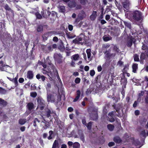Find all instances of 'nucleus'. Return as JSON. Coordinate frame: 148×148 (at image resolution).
Wrapping results in <instances>:
<instances>
[{"mask_svg": "<svg viewBox=\"0 0 148 148\" xmlns=\"http://www.w3.org/2000/svg\"><path fill=\"white\" fill-rule=\"evenodd\" d=\"M37 101L38 103L37 108L42 110L44 107V101L42 99L39 98Z\"/></svg>", "mask_w": 148, "mask_h": 148, "instance_id": "423d86ee", "label": "nucleus"}, {"mask_svg": "<svg viewBox=\"0 0 148 148\" xmlns=\"http://www.w3.org/2000/svg\"><path fill=\"white\" fill-rule=\"evenodd\" d=\"M71 66H75V63L73 61H72L71 63Z\"/></svg>", "mask_w": 148, "mask_h": 148, "instance_id": "0e129e2a", "label": "nucleus"}, {"mask_svg": "<svg viewBox=\"0 0 148 148\" xmlns=\"http://www.w3.org/2000/svg\"><path fill=\"white\" fill-rule=\"evenodd\" d=\"M138 68V64H134L132 66L133 72L135 73Z\"/></svg>", "mask_w": 148, "mask_h": 148, "instance_id": "a878e982", "label": "nucleus"}, {"mask_svg": "<svg viewBox=\"0 0 148 148\" xmlns=\"http://www.w3.org/2000/svg\"><path fill=\"white\" fill-rule=\"evenodd\" d=\"M40 143L41 145L42 146L44 145L43 140L42 139H40Z\"/></svg>", "mask_w": 148, "mask_h": 148, "instance_id": "69168bd1", "label": "nucleus"}, {"mask_svg": "<svg viewBox=\"0 0 148 148\" xmlns=\"http://www.w3.org/2000/svg\"><path fill=\"white\" fill-rule=\"evenodd\" d=\"M44 120V121H42L41 122V126H43V124H44V125H45V126H43V129H46L47 127H48L49 126L48 125V124L45 122V121Z\"/></svg>", "mask_w": 148, "mask_h": 148, "instance_id": "4be33fe9", "label": "nucleus"}, {"mask_svg": "<svg viewBox=\"0 0 148 148\" xmlns=\"http://www.w3.org/2000/svg\"><path fill=\"white\" fill-rule=\"evenodd\" d=\"M37 95V93L36 92H31L30 93V96L33 97H35Z\"/></svg>", "mask_w": 148, "mask_h": 148, "instance_id": "58836bf2", "label": "nucleus"}, {"mask_svg": "<svg viewBox=\"0 0 148 148\" xmlns=\"http://www.w3.org/2000/svg\"><path fill=\"white\" fill-rule=\"evenodd\" d=\"M59 57L60 58H62V56H59L57 54H55L54 55V57L55 59L56 60H58V57Z\"/></svg>", "mask_w": 148, "mask_h": 148, "instance_id": "e433bc0d", "label": "nucleus"}, {"mask_svg": "<svg viewBox=\"0 0 148 148\" xmlns=\"http://www.w3.org/2000/svg\"><path fill=\"white\" fill-rule=\"evenodd\" d=\"M103 40L105 41H107L111 39V37L109 36H105L103 37Z\"/></svg>", "mask_w": 148, "mask_h": 148, "instance_id": "b1692460", "label": "nucleus"}, {"mask_svg": "<svg viewBox=\"0 0 148 148\" xmlns=\"http://www.w3.org/2000/svg\"><path fill=\"white\" fill-rule=\"evenodd\" d=\"M127 13L125 14V15L128 18L131 17L133 16L134 18L136 20H139L141 19V15L140 12L138 11H136L133 13L130 11H127Z\"/></svg>", "mask_w": 148, "mask_h": 148, "instance_id": "f257e3e1", "label": "nucleus"}, {"mask_svg": "<svg viewBox=\"0 0 148 148\" xmlns=\"http://www.w3.org/2000/svg\"><path fill=\"white\" fill-rule=\"evenodd\" d=\"M18 75H17V76L16 77L12 79V78L9 77H7V78L9 79L10 81H12L15 84V85L16 86L18 85Z\"/></svg>", "mask_w": 148, "mask_h": 148, "instance_id": "9d476101", "label": "nucleus"}, {"mask_svg": "<svg viewBox=\"0 0 148 148\" xmlns=\"http://www.w3.org/2000/svg\"><path fill=\"white\" fill-rule=\"evenodd\" d=\"M130 4V3L129 0L125 1L123 3V7L124 9V10L125 12L127 11L126 12V13H127V11H128L127 10L129 9V6Z\"/></svg>", "mask_w": 148, "mask_h": 148, "instance_id": "0eeeda50", "label": "nucleus"}, {"mask_svg": "<svg viewBox=\"0 0 148 148\" xmlns=\"http://www.w3.org/2000/svg\"><path fill=\"white\" fill-rule=\"evenodd\" d=\"M68 28L69 30L71 31L73 30V26L71 25H69L68 26Z\"/></svg>", "mask_w": 148, "mask_h": 148, "instance_id": "4d7b16f0", "label": "nucleus"}, {"mask_svg": "<svg viewBox=\"0 0 148 148\" xmlns=\"http://www.w3.org/2000/svg\"><path fill=\"white\" fill-rule=\"evenodd\" d=\"M114 142H110L108 143V145L109 147H111V146H113L114 145Z\"/></svg>", "mask_w": 148, "mask_h": 148, "instance_id": "5fc2aeb1", "label": "nucleus"}, {"mask_svg": "<svg viewBox=\"0 0 148 148\" xmlns=\"http://www.w3.org/2000/svg\"><path fill=\"white\" fill-rule=\"evenodd\" d=\"M130 141L136 146L140 145V142L138 140H135L134 138H132L130 139Z\"/></svg>", "mask_w": 148, "mask_h": 148, "instance_id": "1a4fd4ad", "label": "nucleus"}, {"mask_svg": "<svg viewBox=\"0 0 148 148\" xmlns=\"http://www.w3.org/2000/svg\"><path fill=\"white\" fill-rule=\"evenodd\" d=\"M25 122L26 120L25 119H21L19 121V123L21 125L24 124L25 123Z\"/></svg>", "mask_w": 148, "mask_h": 148, "instance_id": "72a5a7b5", "label": "nucleus"}, {"mask_svg": "<svg viewBox=\"0 0 148 148\" xmlns=\"http://www.w3.org/2000/svg\"><path fill=\"white\" fill-rule=\"evenodd\" d=\"M134 59L135 61H138L139 60V58L138 56L136 54L134 56Z\"/></svg>", "mask_w": 148, "mask_h": 148, "instance_id": "79ce46f5", "label": "nucleus"}, {"mask_svg": "<svg viewBox=\"0 0 148 148\" xmlns=\"http://www.w3.org/2000/svg\"><path fill=\"white\" fill-rule=\"evenodd\" d=\"M79 136L80 138L83 141L84 140V135L82 133L79 134Z\"/></svg>", "mask_w": 148, "mask_h": 148, "instance_id": "09e8293b", "label": "nucleus"}, {"mask_svg": "<svg viewBox=\"0 0 148 148\" xmlns=\"http://www.w3.org/2000/svg\"><path fill=\"white\" fill-rule=\"evenodd\" d=\"M141 135L143 137L145 138L147 134H146L145 130H143L141 132Z\"/></svg>", "mask_w": 148, "mask_h": 148, "instance_id": "c9c22d12", "label": "nucleus"}, {"mask_svg": "<svg viewBox=\"0 0 148 148\" xmlns=\"http://www.w3.org/2000/svg\"><path fill=\"white\" fill-rule=\"evenodd\" d=\"M18 81L20 83H22L24 81V79L23 78H20L18 80Z\"/></svg>", "mask_w": 148, "mask_h": 148, "instance_id": "603ef678", "label": "nucleus"}, {"mask_svg": "<svg viewBox=\"0 0 148 148\" xmlns=\"http://www.w3.org/2000/svg\"><path fill=\"white\" fill-rule=\"evenodd\" d=\"M97 70L99 72H100L102 70V67L101 66H98L97 67Z\"/></svg>", "mask_w": 148, "mask_h": 148, "instance_id": "6e6d98bb", "label": "nucleus"}, {"mask_svg": "<svg viewBox=\"0 0 148 148\" xmlns=\"http://www.w3.org/2000/svg\"><path fill=\"white\" fill-rule=\"evenodd\" d=\"M114 141L115 142L118 143H119L121 142V140L119 137H115L114 138Z\"/></svg>", "mask_w": 148, "mask_h": 148, "instance_id": "cd10ccee", "label": "nucleus"}, {"mask_svg": "<svg viewBox=\"0 0 148 148\" xmlns=\"http://www.w3.org/2000/svg\"><path fill=\"white\" fill-rule=\"evenodd\" d=\"M66 35L69 38H72L75 37L74 35L70 33H67Z\"/></svg>", "mask_w": 148, "mask_h": 148, "instance_id": "473e14b6", "label": "nucleus"}, {"mask_svg": "<svg viewBox=\"0 0 148 148\" xmlns=\"http://www.w3.org/2000/svg\"><path fill=\"white\" fill-rule=\"evenodd\" d=\"M132 35L133 36L130 35L128 37L127 45V46L129 47H131L133 43H134L136 41L138 40L137 36H135V34L134 35L133 34H132Z\"/></svg>", "mask_w": 148, "mask_h": 148, "instance_id": "7ed1b4c3", "label": "nucleus"}, {"mask_svg": "<svg viewBox=\"0 0 148 148\" xmlns=\"http://www.w3.org/2000/svg\"><path fill=\"white\" fill-rule=\"evenodd\" d=\"M124 24L127 27L130 29L131 25L128 22H125Z\"/></svg>", "mask_w": 148, "mask_h": 148, "instance_id": "49530a36", "label": "nucleus"}, {"mask_svg": "<svg viewBox=\"0 0 148 148\" xmlns=\"http://www.w3.org/2000/svg\"><path fill=\"white\" fill-rule=\"evenodd\" d=\"M51 33V32H49L48 33L46 34L43 35L42 37L44 40H46L47 39V37L49 36Z\"/></svg>", "mask_w": 148, "mask_h": 148, "instance_id": "bb28decb", "label": "nucleus"}, {"mask_svg": "<svg viewBox=\"0 0 148 148\" xmlns=\"http://www.w3.org/2000/svg\"><path fill=\"white\" fill-rule=\"evenodd\" d=\"M110 45L109 44L104 45L103 46V48H107L109 47Z\"/></svg>", "mask_w": 148, "mask_h": 148, "instance_id": "e2e57ef3", "label": "nucleus"}, {"mask_svg": "<svg viewBox=\"0 0 148 148\" xmlns=\"http://www.w3.org/2000/svg\"><path fill=\"white\" fill-rule=\"evenodd\" d=\"M53 132L52 130H50L49 132V136L47 138L48 140H51L52 139L53 137Z\"/></svg>", "mask_w": 148, "mask_h": 148, "instance_id": "393cba45", "label": "nucleus"}, {"mask_svg": "<svg viewBox=\"0 0 148 148\" xmlns=\"http://www.w3.org/2000/svg\"><path fill=\"white\" fill-rule=\"evenodd\" d=\"M7 104V102L4 100L0 98V106H5Z\"/></svg>", "mask_w": 148, "mask_h": 148, "instance_id": "f3484780", "label": "nucleus"}, {"mask_svg": "<svg viewBox=\"0 0 148 148\" xmlns=\"http://www.w3.org/2000/svg\"><path fill=\"white\" fill-rule=\"evenodd\" d=\"M79 56L78 54H75L72 56L71 57V59H73L75 61L79 59Z\"/></svg>", "mask_w": 148, "mask_h": 148, "instance_id": "412c9836", "label": "nucleus"}, {"mask_svg": "<svg viewBox=\"0 0 148 148\" xmlns=\"http://www.w3.org/2000/svg\"><path fill=\"white\" fill-rule=\"evenodd\" d=\"M73 42L75 44H82V40L81 38H77L73 40Z\"/></svg>", "mask_w": 148, "mask_h": 148, "instance_id": "6e6552de", "label": "nucleus"}, {"mask_svg": "<svg viewBox=\"0 0 148 148\" xmlns=\"http://www.w3.org/2000/svg\"><path fill=\"white\" fill-rule=\"evenodd\" d=\"M110 17L109 15H106L105 17V18L106 20H108L110 19Z\"/></svg>", "mask_w": 148, "mask_h": 148, "instance_id": "bf43d9fd", "label": "nucleus"}, {"mask_svg": "<svg viewBox=\"0 0 148 148\" xmlns=\"http://www.w3.org/2000/svg\"><path fill=\"white\" fill-rule=\"evenodd\" d=\"M35 15L37 18L40 19L42 18V16L41 15L38 13H37L35 14Z\"/></svg>", "mask_w": 148, "mask_h": 148, "instance_id": "de8ad7c7", "label": "nucleus"}, {"mask_svg": "<svg viewBox=\"0 0 148 148\" xmlns=\"http://www.w3.org/2000/svg\"><path fill=\"white\" fill-rule=\"evenodd\" d=\"M51 87V85L49 83H48L46 86V88L47 90H49Z\"/></svg>", "mask_w": 148, "mask_h": 148, "instance_id": "ea45409f", "label": "nucleus"}, {"mask_svg": "<svg viewBox=\"0 0 148 148\" xmlns=\"http://www.w3.org/2000/svg\"><path fill=\"white\" fill-rule=\"evenodd\" d=\"M91 50L90 49H88L86 50V52L87 55L88 60L86 59V54H83L84 59L86 61V62H88L90 61L92 59V57H91Z\"/></svg>", "mask_w": 148, "mask_h": 148, "instance_id": "39448f33", "label": "nucleus"}, {"mask_svg": "<svg viewBox=\"0 0 148 148\" xmlns=\"http://www.w3.org/2000/svg\"><path fill=\"white\" fill-rule=\"evenodd\" d=\"M43 29L42 27V26H39L37 29V30L38 32H40Z\"/></svg>", "mask_w": 148, "mask_h": 148, "instance_id": "c03bdc74", "label": "nucleus"}, {"mask_svg": "<svg viewBox=\"0 0 148 148\" xmlns=\"http://www.w3.org/2000/svg\"><path fill=\"white\" fill-rule=\"evenodd\" d=\"M129 69V66L128 65H126L125 66L124 69H123V72L124 74L125 73H126Z\"/></svg>", "mask_w": 148, "mask_h": 148, "instance_id": "7c9ffc66", "label": "nucleus"}, {"mask_svg": "<svg viewBox=\"0 0 148 148\" xmlns=\"http://www.w3.org/2000/svg\"><path fill=\"white\" fill-rule=\"evenodd\" d=\"M47 100L48 102H52L54 101V99L50 94H47Z\"/></svg>", "mask_w": 148, "mask_h": 148, "instance_id": "2eb2a0df", "label": "nucleus"}, {"mask_svg": "<svg viewBox=\"0 0 148 148\" xmlns=\"http://www.w3.org/2000/svg\"><path fill=\"white\" fill-rule=\"evenodd\" d=\"M59 11L61 12H65V8L64 6H60L59 7Z\"/></svg>", "mask_w": 148, "mask_h": 148, "instance_id": "c756f323", "label": "nucleus"}, {"mask_svg": "<svg viewBox=\"0 0 148 148\" xmlns=\"http://www.w3.org/2000/svg\"><path fill=\"white\" fill-rule=\"evenodd\" d=\"M80 145L78 142H76L74 143L73 145V148H79Z\"/></svg>", "mask_w": 148, "mask_h": 148, "instance_id": "c85d7f7f", "label": "nucleus"}, {"mask_svg": "<svg viewBox=\"0 0 148 148\" xmlns=\"http://www.w3.org/2000/svg\"><path fill=\"white\" fill-rule=\"evenodd\" d=\"M36 77L38 79L41 78V80L43 81H44L45 79V77L43 75H40L39 74H38L36 75Z\"/></svg>", "mask_w": 148, "mask_h": 148, "instance_id": "aec40b11", "label": "nucleus"}, {"mask_svg": "<svg viewBox=\"0 0 148 148\" xmlns=\"http://www.w3.org/2000/svg\"><path fill=\"white\" fill-rule=\"evenodd\" d=\"M5 92L6 91L5 89L0 87V93L2 94H5Z\"/></svg>", "mask_w": 148, "mask_h": 148, "instance_id": "a18cd8bd", "label": "nucleus"}, {"mask_svg": "<svg viewBox=\"0 0 148 148\" xmlns=\"http://www.w3.org/2000/svg\"><path fill=\"white\" fill-rule=\"evenodd\" d=\"M73 75L75 76H77L79 75V73L77 72H75L73 73Z\"/></svg>", "mask_w": 148, "mask_h": 148, "instance_id": "774afa93", "label": "nucleus"}, {"mask_svg": "<svg viewBox=\"0 0 148 148\" xmlns=\"http://www.w3.org/2000/svg\"><path fill=\"white\" fill-rule=\"evenodd\" d=\"M27 107L29 110H31L34 108L33 104L32 103H29L27 105Z\"/></svg>", "mask_w": 148, "mask_h": 148, "instance_id": "5701e85b", "label": "nucleus"}, {"mask_svg": "<svg viewBox=\"0 0 148 148\" xmlns=\"http://www.w3.org/2000/svg\"><path fill=\"white\" fill-rule=\"evenodd\" d=\"M47 73L49 77V79L50 80H51V77H53V74L52 73H48L47 71H44L43 70V71H42V73L44 74H46Z\"/></svg>", "mask_w": 148, "mask_h": 148, "instance_id": "4468645a", "label": "nucleus"}, {"mask_svg": "<svg viewBox=\"0 0 148 148\" xmlns=\"http://www.w3.org/2000/svg\"><path fill=\"white\" fill-rule=\"evenodd\" d=\"M89 67L88 66H86L84 67V70L87 71L89 70Z\"/></svg>", "mask_w": 148, "mask_h": 148, "instance_id": "680f3d73", "label": "nucleus"}, {"mask_svg": "<svg viewBox=\"0 0 148 148\" xmlns=\"http://www.w3.org/2000/svg\"><path fill=\"white\" fill-rule=\"evenodd\" d=\"M33 76L32 71H28L27 73V77L29 79H32Z\"/></svg>", "mask_w": 148, "mask_h": 148, "instance_id": "6ab92c4d", "label": "nucleus"}, {"mask_svg": "<svg viewBox=\"0 0 148 148\" xmlns=\"http://www.w3.org/2000/svg\"><path fill=\"white\" fill-rule=\"evenodd\" d=\"M68 5L70 8H73L75 6V2L74 1H71L69 3Z\"/></svg>", "mask_w": 148, "mask_h": 148, "instance_id": "a211bd4d", "label": "nucleus"}, {"mask_svg": "<svg viewBox=\"0 0 148 148\" xmlns=\"http://www.w3.org/2000/svg\"><path fill=\"white\" fill-rule=\"evenodd\" d=\"M97 15V12L95 11H93L92 14L90 16V18L91 20H94L96 18Z\"/></svg>", "mask_w": 148, "mask_h": 148, "instance_id": "ddd939ff", "label": "nucleus"}, {"mask_svg": "<svg viewBox=\"0 0 148 148\" xmlns=\"http://www.w3.org/2000/svg\"><path fill=\"white\" fill-rule=\"evenodd\" d=\"M41 13L42 16L45 18H47L48 16H53V19L54 17H55L56 16L54 13L53 12H52L50 14V13L47 11L46 10H43V11L41 12Z\"/></svg>", "mask_w": 148, "mask_h": 148, "instance_id": "20e7f679", "label": "nucleus"}, {"mask_svg": "<svg viewBox=\"0 0 148 148\" xmlns=\"http://www.w3.org/2000/svg\"><path fill=\"white\" fill-rule=\"evenodd\" d=\"M123 64V62L121 61H119L118 62V65L121 66Z\"/></svg>", "mask_w": 148, "mask_h": 148, "instance_id": "864d4df0", "label": "nucleus"}, {"mask_svg": "<svg viewBox=\"0 0 148 148\" xmlns=\"http://www.w3.org/2000/svg\"><path fill=\"white\" fill-rule=\"evenodd\" d=\"M80 3L82 5H85L87 2V0H78Z\"/></svg>", "mask_w": 148, "mask_h": 148, "instance_id": "37998d69", "label": "nucleus"}, {"mask_svg": "<svg viewBox=\"0 0 148 148\" xmlns=\"http://www.w3.org/2000/svg\"><path fill=\"white\" fill-rule=\"evenodd\" d=\"M143 51L140 56V62L143 64V61L145 59V56H147L148 57V49L144 45H143L142 48Z\"/></svg>", "mask_w": 148, "mask_h": 148, "instance_id": "f03ea898", "label": "nucleus"}, {"mask_svg": "<svg viewBox=\"0 0 148 148\" xmlns=\"http://www.w3.org/2000/svg\"><path fill=\"white\" fill-rule=\"evenodd\" d=\"M5 8L7 10H9V12L11 15L12 17L14 16V14L13 11L10 9L8 5H6L5 6Z\"/></svg>", "mask_w": 148, "mask_h": 148, "instance_id": "f8f14e48", "label": "nucleus"}, {"mask_svg": "<svg viewBox=\"0 0 148 148\" xmlns=\"http://www.w3.org/2000/svg\"><path fill=\"white\" fill-rule=\"evenodd\" d=\"M37 122L38 123H39L40 122V120H39L37 118H35L34 121L33 125L34 126H36L37 125L36 124V122Z\"/></svg>", "mask_w": 148, "mask_h": 148, "instance_id": "f704fd0d", "label": "nucleus"}, {"mask_svg": "<svg viewBox=\"0 0 148 148\" xmlns=\"http://www.w3.org/2000/svg\"><path fill=\"white\" fill-rule=\"evenodd\" d=\"M114 112H110L109 114V115L110 116V117H113L114 115Z\"/></svg>", "mask_w": 148, "mask_h": 148, "instance_id": "13d9d810", "label": "nucleus"}, {"mask_svg": "<svg viewBox=\"0 0 148 148\" xmlns=\"http://www.w3.org/2000/svg\"><path fill=\"white\" fill-rule=\"evenodd\" d=\"M81 95V92L80 90H78L76 92L75 98L73 100V102H75L77 101L79 99Z\"/></svg>", "mask_w": 148, "mask_h": 148, "instance_id": "9b49d317", "label": "nucleus"}, {"mask_svg": "<svg viewBox=\"0 0 148 148\" xmlns=\"http://www.w3.org/2000/svg\"><path fill=\"white\" fill-rule=\"evenodd\" d=\"M52 148H59V143L58 141L55 140L53 145Z\"/></svg>", "mask_w": 148, "mask_h": 148, "instance_id": "dca6fc26", "label": "nucleus"}, {"mask_svg": "<svg viewBox=\"0 0 148 148\" xmlns=\"http://www.w3.org/2000/svg\"><path fill=\"white\" fill-rule=\"evenodd\" d=\"M67 144L69 146H71L73 144L72 142L70 141L68 142Z\"/></svg>", "mask_w": 148, "mask_h": 148, "instance_id": "052dcab7", "label": "nucleus"}, {"mask_svg": "<svg viewBox=\"0 0 148 148\" xmlns=\"http://www.w3.org/2000/svg\"><path fill=\"white\" fill-rule=\"evenodd\" d=\"M135 114L136 115H138L139 114V111L138 110H136L135 111Z\"/></svg>", "mask_w": 148, "mask_h": 148, "instance_id": "338daca9", "label": "nucleus"}, {"mask_svg": "<svg viewBox=\"0 0 148 148\" xmlns=\"http://www.w3.org/2000/svg\"><path fill=\"white\" fill-rule=\"evenodd\" d=\"M51 114V112L50 110H48L47 112V117H49L50 116V114Z\"/></svg>", "mask_w": 148, "mask_h": 148, "instance_id": "8fccbe9b", "label": "nucleus"}, {"mask_svg": "<svg viewBox=\"0 0 148 148\" xmlns=\"http://www.w3.org/2000/svg\"><path fill=\"white\" fill-rule=\"evenodd\" d=\"M95 73V71L93 70H92L90 71V75L91 76H93Z\"/></svg>", "mask_w": 148, "mask_h": 148, "instance_id": "3c124183", "label": "nucleus"}, {"mask_svg": "<svg viewBox=\"0 0 148 148\" xmlns=\"http://www.w3.org/2000/svg\"><path fill=\"white\" fill-rule=\"evenodd\" d=\"M80 79L79 78L77 77L75 79V82L76 84H79L80 83Z\"/></svg>", "mask_w": 148, "mask_h": 148, "instance_id": "a19ab883", "label": "nucleus"}, {"mask_svg": "<svg viewBox=\"0 0 148 148\" xmlns=\"http://www.w3.org/2000/svg\"><path fill=\"white\" fill-rule=\"evenodd\" d=\"M92 124V123L91 122H90L88 123L87 125H86V126L87 127V128L89 130H90L91 129V125Z\"/></svg>", "mask_w": 148, "mask_h": 148, "instance_id": "4c0bfd02", "label": "nucleus"}, {"mask_svg": "<svg viewBox=\"0 0 148 148\" xmlns=\"http://www.w3.org/2000/svg\"><path fill=\"white\" fill-rule=\"evenodd\" d=\"M107 127L109 130L112 131L113 130L114 127L113 125L111 124H109L108 125Z\"/></svg>", "mask_w": 148, "mask_h": 148, "instance_id": "2f4dec72", "label": "nucleus"}]
</instances>
